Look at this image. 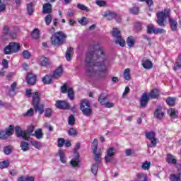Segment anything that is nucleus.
I'll use <instances>...</instances> for the list:
<instances>
[{"instance_id": "nucleus-1", "label": "nucleus", "mask_w": 181, "mask_h": 181, "mask_svg": "<svg viewBox=\"0 0 181 181\" xmlns=\"http://www.w3.org/2000/svg\"><path fill=\"white\" fill-rule=\"evenodd\" d=\"M109 66L110 58L104 48L99 47L96 50H89L86 53L85 70L89 77L98 75V78H105Z\"/></svg>"}, {"instance_id": "nucleus-2", "label": "nucleus", "mask_w": 181, "mask_h": 181, "mask_svg": "<svg viewBox=\"0 0 181 181\" xmlns=\"http://www.w3.org/2000/svg\"><path fill=\"white\" fill-rule=\"evenodd\" d=\"M170 8H165L164 11H162L157 13V24L158 25V26H160L161 28H165L166 26L165 22H166V19L169 18L168 23L170 24L171 30H173V32H175V30H177V21H176V20L173 19L172 18H170Z\"/></svg>"}, {"instance_id": "nucleus-3", "label": "nucleus", "mask_w": 181, "mask_h": 181, "mask_svg": "<svg viewBox=\"0 0 181 181\" xmlns=\"http://www.w3.org/2000/svg\"><path fill=\"white\" fill-rule=\"evenodd\" d=\"M67 35L62 31L55 33L51 37V43L53 46H62L66 43V38Z\"/></svg>"}, {"instance_id": "nucleus-4", "label": "nucleus", "mask_w": 181, "mask_h": 181, "mask_svg": "<svg viewBox=\"0 0 181 181\" xmlns=\"http://www.w3.org/2000/svg\"><path fill=\"white\" fill-rule=\"evenodd\" d=\"M33 105L35 112L42 115L45 112V105L40 104V95L38 92H35L33 95Z\"/></svg>"}, {"instance_id": "nucleus-5", "label": "nucleus", "mask_w": 181, "mask_h": 181, "mask_svg": "<svg viewBox=\"0 0 181 181\" xmlns=\"http://www.w3.org/2000/svg\"><path fill=\"white\" fill-rule=\"evenodd\" d=\"M21 51V44L19 42H10L4 49V54H13Z\"/></svg>"}, {"instance_id": "nucleus-6", "label": "nucleus", "mask_w": 181, "mask_h": 181, "mask_svg": "<svg viewBox=\"0 0 181 181\" xmlns=\"http://www.w3.org/2000/svg\"><path fill=\"white\" fill-rule=\"evenodd\" d=\"M112 35L115 38V45H119L122 47L125 46V40L121 35V31L118 28H113L112 30Z\"/></svg>"}, {"instance_id": "nucleus-7", "label": "nucleus", "mask_w": 181, "mask_h": 181, "mask_svg": "<svg viewBox=\"0 0 181 181\" xmlns=\"http://www.w3.org/2000/svg\"><path fill=\"white\" fill-rule=\"evenodd\" d=\"M79 108L81 111H82L83 115H86V117H90V115H91V106L88 100L83 99L81 100Z\"/></svg>"}, {"instance_id": "nucleus-8", "label": "nucleus", "mask_w": 181, "mask_h": 181, "mask_svg": "<svg viewBox=\"0 0 181 181\" xmlns=\"http://www.w3.org/2000/svg\"><path fill=\"white\" fill-rule=\"evenodd\" d=\"M146 138L150 141L151 144H147L148 148H155L158 144V139H156V134L155 132H146Z\"/></svg>"}, {"instance_id": "nucleus-9", "label": "nucleus", "mask_w": 181, "mask_h": 181, "mask_svg": "<svg viewBox=\"0 0 181 181\" xmlns=\"http://www.w3.org/2000/svg\"><path fill=\"white\" fill-rule=\"evenodd\" d=\"M61 93L62 94H67L68 98L73 101L74 100V90L71 87H67V85L64 84L61 86Z\"/></svg>"}, {"instance_id": "nucleus-10", "label": "nucleus", "mask_w": 181, "mask_h": 181, "mask_svg": "<svg viewBox=\"0 0 181 181\" xmlns=\"http://www.w3.org/2000/svg\"><path fill=\"white\" fill-rule=\"evenodd\" d=\"M15 132L18 138H22L24 141H29V136H26V132L22 130L21 126L15 127Z\"/></svg>"}, {"instance_id": "nucleus-11", "label": "nucleus", "mask_w": 181, "mask_h": 181, "mask_svg": "<svg viewBox=\"0 0 181 181\" xmlns=\"http://www.w3.org/2000/svg\"><path fill=\"white\" fill-rule=\"evenodd\" d=\"M55 107L59 110H69L70 108V104L66 100H57Z\"/></svg>"}, {"instance_id": "nucleus-12", "label": "nucleus", "mask_w": 181, "mask_h": 181, "mask_svg": "<svg viewBox=\"0 0 181 181\" xmlns=\"http://www.w3.org/2000/svg\"><path fill=\"white\" fill-rule=\"evenodd\" d=\"M154 117L160 121L165 118V112L162 111V106H158L154 112Z\"/></svg>"}, {"instance_id": "nucleus-13", "label": "nucleus", "mask_w": 181, "mask_h": 181, "mask_svg": "<svg viewBox=\"0 0 181 181\" xmlns=\"http://www.w3.org/2000/svg\"><path fill=\"white\" fill-rule=\"evenodd\" d=\"M114 155H115V148H109L107 150V153L105 156V160L106 163H110L111 162L112 159V156H114Z\"/></svg>"}, {"instance_id": "nucleus-14", "label": "nucleus", "mask_w": 181, "mask_h": 181, "mask_svg": "<svg viewBox=\"0 0 181 181\" xmlns=\"http://www.w3.org/2000/svg\"><path fill=\"white\" fill-rule=\"evenodd\" d=\"M93 159L96 162L97 165H100L101 163V150H93Z\"/></svg>"}, {"instance_id": "nucleus-15", "label": "nucleus", "mask_w": 181, "mask_h": 181, "mask_svg": "<svg viewBox=\"0 0 181 181\" xmlns=\"http://www.w3.org/2000/svg\"><path fill=\"white\" fill-rule=\"evenodd\" d=\"M149 99L150 98L148 95V93H143L140 99L141 107H143L144 108H145V107L148 105V103H149Z\"/></svg>"}, {"instance_id": "nucleus-16", "label": "nucleus", "mask_w": 181, "mask_h": 181, "mask_svg": "<svg viewBox=\"0 0 181 181\" xmlns=\"http://www.w3.org/2000/svg\"><path fill=\"white\" fill-rule=\"evenodd\" d=\"M27 84L29 86H35L36 84V75L30 73L26 78Z\"/></svg>"}, {"instance_id": "nucleus-17", "label": "nucleus", "mask_w": 181, "mask_h": 181, "mask_svg": "<svg viewBox=\"0 0 181 181\" xmlns=\"http://www.w3.org/2000/svg\"><path fill=\"white\" fill-rule=\"evenodd\" d=\"M52 6L50 3H45L42 6V13L44 15H50L52 11Z\"/></svg>"}, {"instance_id": "nucleus-18", "label": "nucleus", "mask_w": 181, "mask_h": 181, "mask_svg": "<svg viewBox=\"0 0 181 181\" xmlns=\"http://www.w3.org/2000/svg\"><path fill=\"white\" fill-rule=\"evenodd\" d=\"M103 16L104 18H106L107 21H112V19H115V16H117V13L111 11H106L103 13Z\"/></svg>"}, {"instance_id": "nucleus-19", "label": "nucleus", "mask_w": 181, "mask_h": 181, "mask_svg": "<svg viewBox=\"0 0 181 181\" xmlns=\"http://www.w3.org/2000/svg\"><path fill=\"white\" fill-rule=\"evenodd\" d=\"M75 157L74 158H72L70 161V163L73 168H78V162H80V155H78V153L75 152L74 153Z\"/></svg>"}, {"instance_id": "nucleus-20", "label": "nucleus", "mask_w": 181, "mask_h": 181, "mask_svg": "<svg viewBox=\"0 0 181 181\" xmlns=\"http://www.w3.org/2000/svg\"><path fill=\"white\" fill-rule=\"evenodd\" d=\"M62 74H63V66L61 65L58 68H57L55 71H54L52 77L56 79L60 78Z\"/></svg>"}, {"instance_id": "nucleus-21", "label": "nucleus", "mask_w": 181, "mask_h": 181, "mask_svg": "<svg viewBox=\"0 0 181 181\" xmlns=\"http://www.w3.org/2000/svg\"><path fill=\"white\" fill-rule=\"evenodd\" d=\"M40 65L42 67H47V66H50V62L49 59L45 57L41 56L39 57Z\"/></svg>"}, {"instance_id": "nucleus-22", "label": "nucleus", "mask_w": 181, "mask_h": 181, "mask_svg": "<svg viewBox=\"0 0 181 181\" xmlns=\"http://www.w3.org/2000/svg\"><path fill=\"white\" fill-rule=\"evenodd\" d=\"M167 163L170 165H177V160L176 159V157H175L172 154H167Z\"/></svg>"}, {"instance_id": "nucleus-23", "label": "nucleus", "mask_w": 181, "mask_h": 181, "mask_svg": "<svg viewBox=\"0 0 181 181\" xmlns=\"http://www.w3.org/2000/svg\"><path fill=\"white\" fill-rule=\"evenodd\" d=\"M141 66L144 67V69L149 70L150 69H152V67H153V64H152V62H151L149 59H144L142 60Z\"/></svg>"}, {"instance_id": "nucleus-24", "label": "nucleus", "mask_w": 181, "mask_h": 181, "mask_svg": "<svg viewBox=\"0 0 181 181\" xmlns=\"http://www.w3.org/2000/svg\"><path fill=\"white\" fill-rule=\"evenodd\" d=\"M181 68V54H178V57L174 64L173 70L177 71V70H180Z\"/></svg>"}, {"instance_id": "nucleus-25", "label": "nucleus", "mask_w": 181, "mask_h": 181, "mask_svg": "<svg viewBox=\"0 0 181 181\" xmlns=\"http://www.w3.org/2000/svg\"><path fill=\"white\" fill-rule=\"evenodd\" d=\"M148 95L149 98H153V99L159 98L160 91L158 89H153L151 90L150 93Z\"/></svg>"}, {"instance_id": "nucleus-26", "label": "nucleus", "mask_w": 181, "mask_h": 181, "mask_svg": "<svg viewBox=\"0 0 181 181\" xmlns=\"http://www.w3.org/2000/svg\"><path fill=\"white\" fill-rule=\"evenodd\" d=\"M53 75H46L42 78V83L44 84H52V81H53Z\"/></svg>"}, {"instance_id": "nucleus-27", "label": "nucleus", "mask_w": 181, "mask_h": 181, "mask_svg": "<svg viewBox=\"0 0 181 181\" xmlns=\"http://www.w3.org/2000/svg\"><path fill=\"white\" fill-rule=\"evenodd\" d=\"M74 51H73V48L71 47H68L66 52V55L65 57L67 60V62H70V60H71V54H73Z\"/></svg>"}, {"instance_id": "nucleus-28", "label": "nucleus", "mask_w": 181, "mask_h": 181, "mask_svg": "<svg viewBox=\"0 0 181 181\" xmlns=\"http://www.w3.org/2000/svg\"><path fill=\"white\" fill-rule=\"evenodd\" d=\"M123 76L124 80L129 81V80H131V70L129 69H126L124 71Z\"/></svg>"}, {"instance_id": "nucleus-29", "label": "nucleus", "mask_w": 181, "mask_h": 181, "mask_svg": "<svg viewBox=\"0 0 181 181\" xmlns=\"http://www.w3.org/2000/svg\"><path fill=\"white\" fill-rule=\"evenodd\" d=\"M138 181H148V176L144 173H140L136 175Z\"/></svg>"}, {"instance_id": "nucleus-30", "label": "nucleus", "mask_w": 181, "mask_h": 181, "mask_svg": "<svg viewBox=\"0 0 181 181\" xmlns=\"http://www.w3.org/2000/svg\"><path fill=\"white\" fill-rule=\"evenodd\" d=\"M33 136H35L37 139H42L43 138V133L41 129H38L35 132V134H32Z\"/></svg>"}, {"instance_id": "nucleus-31", "label": "nucleus", "mask_w": 181, "mask_h": 181, "mask_svg": "<svg viewBox=\"0 0 181 181\" xmlns=\"http://www.w3.org/2000/svg\"><path fill=\"white\" fill-rule=\"evenodd\" d=\"M27 11H28V14L30 16H32V15H33V12H35V9L33 8V3H29L27 4Z\"/></svg>"}, {"instance_id": "nucleus-32", "label": "nucleus", "mask_w": 181, "mask_h": 181, "mask_svg": "<svg viewBox=\"0 0 181 181\" xmlns=\"http://www.w3.org/2000/svg\"><path fill=\"white\" fill-rule=\"evenodd\" d=\"M98 101L102 105H105L107 103V97L104 95V93L100 95L98 98Z\"/></svg>"}, {"instance_id": "nucleus-33", "label": "nucleus", "mask_w": 181, "mask_h": 181, "mask_svg": "<svg viewBox=\"0 0 181 181\" xmlns=\"http://www.w3.org/2000/svg\"><path fill=\"white\" fill-rule=\"evenodd\" d=\"M176 103V98H172V97H168L166 99V103L168 105H170V107H173Z\"/></svg>"}, {"instance_id": "nucleus-34", "label": "nucleus", "mask_w": 181, "mask_h": 181, "mask_svg": "<svg viewBox=\"0 0 181 181\" xmlns=\"http://www.w3.org/2000/svg\"><path fill=\"white\" fill-rule=\"evenodd\" d=\"M15 129L14 125H9L8 128L6 129V134L8 135V136H12L13 135V129Z\"/></svg>"}, {"instance_id": "nucleus-35", "label": "nucleus", "mask_w": 181, "mask_h": 181, "mask_svg": "<svg viewBox=\"0 0 181 181\" xmlns=\"http://www.w3.org/2000/svg\"><path fill=\"white\" fill-rule=\"evenodd\" d=\"M34 131H35V126H33V124L28 126L25 131L26 136H29V139H30V134H33Z\"/></svg>"}, {"instance_id": "nucleus-36", "label": "nucleus", "mask_w": 181, "mask_h": 181, "mask_svg": "<svg viewBox=\"0 0 181 181\" xmlns=\"http://www.w3.org/2000/svg\"><path fill=\"white\" fill-rule=\"evenodd\" d=\"M129 13L132 15H139V7L133 6L129 9Z\"/></svg>"}, {"instance_id": "nucleus-37", "label": "nucleus", "mask_w": 181, "mask_h": 181, "mask_svg": "<svg viewBox=\"0 0 181 181\" xmlns=\"http://www.w3.org/2000/svg\"><path fill=\"white\" fill-rule=\"evenodd\" d=\"M31 36L33 39H39L40 37V32L37 28L34 29V30L31 33Z\"/></svg>"}, {"instance_id": "nucleus-38", "label": "nucleus", "mask_w": 181, "mask_h": 181, "mask_svg": "<svg viewBox=\"0 0 181 181\" xmlns=\"http://www.w3.org/2000/svg\"><path fill=\"white\" fill-rule=\"evenodd\" d=\"M177 113H178L177 111H176V110L175 109L171 108L168 110V114L171 118H174V119L177 118Z\"/></svg>"}, {"instance_id": "nucleus-39", "label": "nucleus", "mask_w": 181, "mask_h": 181, "mask_svg": "<svg viewBox=\"0 0 181 181\" xmlns=\"http://www.w3.org/2000/svg\"><path fill=\"white\" fill-rule=\"evenodd\" d=\"M127 43L129 47H134V46H135V40L133 37H128Z\"/></svg>"}, {"instance_id": "nucleus-40", "label": "nucleus", "mask_w": 181, "mask_h": 181, "mask_svg": "<svg viewBox=\"0 0 181 181\" xmlns=\"http://www.w3.org/2000/svg\"><path fill=\"white\" fill-rule=\"evenodd\" d=\"M21 148L23 152H26V151H29V144L25 141H21Z\"/></svg>"}, {"instance_id": "nucleus-41", "label": "nucleus", "mask_w": 181, "mask_h": 181, "mask_svg": "<svg viewBox=\"0 0 181 181\" xmlns=\"http://www.w3.org/2000/svg\"><path fill=\"white\" fill-rule=\"evenodd\" d=\"M170 181H181L180 175L179 174H170Z\"/></svg>"}, {"instance_id": "nucleus-42", "label": "nucleus", "mask_w": 181, "mask_h": 181, "mask_svg": "<svg viewBox=\"0 0 181 181\" xmlns=\"http://www.w3.org/2000/svg\"><path fill=\"white\" fill-rule=\"evenodd\" d=\"M59 156L60 158V160L62 163H66V157L64 155V151L59 150Z\"/></svg>"}, {"instance_id": "nucleus-43", "label": "nucleus", "mask_w": 181, "mask_h": 181, "mask_svg": "<svg viewBox=\"0 0 181 181\" xmlns=\"http://www.w3.org/2000/svg\"><path fill=\"white\" fill-rule=\"evenodd\" d=\"M68 135L69 136H77V135H78V132L74 128H71L68 131Z\"/></svg>"}, {"instance_id": "nucleus-44", "label": "nucleus", "mask_w": 181, "mask_h": 181, "mask_svg": "<svg viewBox=\"0 0 181 181\" xmlns=\"http://www.w3.org/2000/svg\"><path fill=\"white\" fill-rule=\"evenodd\" d=\"M22 54H23V57L24 59H26L27 60H29V59H30V57L32 56V54L28 50L23 51Z\"/></svg>"}, {"instance_id": "nucleus-45", "label": "nucleus", "mask_w": 181, "mask_h": 181, "mask_svg": "<svg viewBox=\"0 0 181 181\" xmlns=\"http://www.w3.org/2000/svg\"><path fill=\"white\" fill-rule=\"evenodd\" d=\"M155 25H153V24L149 25L147 26V33H148L149 35L154 33L155 32Z\"/></svg>"}, {"instance_id": "nucleus-46", "label": "nucleus", "mask_w": 181, "mask_h": 181, "mask_svg": "<svg viewBox=\"0 0 181 181\" xmlns=\"http://www.w3.org/2000/svg\"><path fill=\"white\" fill-rule=\"evenodd\" d=\"M53 18V16H52V14H48L45 18V23L46 25H49L50 23H52V19Z\"/></svg>"}, {"instance_id": "nucleus-47", "label": "nucleus", "mask_w": 181, "mask_h": 181, "mask_svg": "<svg viewBox=\"0 0 181 181\" xmlns=\"http://www.w3.org/2000/svg\"><path fill=\"white\" fill-rule=\"evenodd\" d=\"M77 8L80 9L81 11H85L86 12H88L90 10H88V7L84 6V4H77Z\"/></svg>"}, {"instance_id": "nucleus-48", "label": "nucleus", "mask_w": 181, "mask_h": 181, "mask_svg": "<svg viewBox=\"0 0 181 181\" xmlns=\"http://www.w3.org/2000/svg\"><path fill=\"white\" fill-rule=\"evenodd\" d=\"M162 33H166V30L163 28H156L154 30V35H162Z\"/></svg>"}, {"instance_id": "nucleus-49", "label": "nucleus", "mask_w": 181, "mask_h": 181, "mask_svg": "<svg viewBox=\"0 0 181 181\" xmlns=\"http://www.w3.org/2000/svg\"><path fill=\"white\" fill-rule=\"evenodd\" d=\"M9 166V161L5 160L0 163V169H6Z\"/></svg>"}, {"instance_id": "nucleus-50", "label": "nucleus", "mask_w": 181, "mask_h": 181, "mask_svg": "<svg viewBox=\"0 0 181 181\" xmlns=\"http://www.w3.org/2000/svg\"><path fill=\"white\" fill-rule=\"evenodd\" d=\"M8 138H9V136L7 134L6 132L4 131L0 132V139L5 140V139H8Z\"/></svg>"}, {"instance_id": "nucleus-51", "label": "nucleus", "mask_w": 181, "mask_h": 181, "mask_svg": "<svg viewBox=\"0 0 181 181\" xmlns=\"http://www.w3.org/2000/svg\"><path fill=\"white\" fill-rule=\"evenodd\" d=\"M78 23L82 25V26H86L88 23V21H87V18L82 17L81 19L78 21Z\"/></svg>"}, {"instance_id": "nucleus-52", "label": "nucleus", "mask_w": 181, "mask_h": 181, "mask_svg": "<svg viewBox=\"0 0 181 181\" xmlns=\"http://www.w3.org/2000/svg\"><path fill=\"white\" fill-rule=\"evenodd\" d=\"M91 172L94 174L95 176H97V172H98V165L93 164L92 165Z\"/></svg>"}, {"instance_id": "nucleus-53", "label": "nucleus", "mask_w": 181, "mask_h": 181, "mask_svg": "<svg viewBox=\"0 0 181 181\" xmlns=\"http://www.w3.org/2000/svg\"><path fill=\"white\" fill-rule=\"evenodd\" d=\"M18 181H35V178L33 177H20Z\"/></svg>"}, {"instance_id": "nucleus-54", "label": "nucleus", "mask_w": 181, "mask_h": 181, "mask_svg": "<svg viewBox=\"0 0 181 181\" xmlns=\"http://www.w3.org/2000/svg\"><path fill=\"white\" fill-rule=\"evenodd\" d=\"M141 168L144 169V170H148L149 168H151V162L145 161L142 164Z\"/></svg>"}, {"instance_id": "nucleus-55", "label": "nucleus", "mask_w": 181, "mask_h": 181, "mask_svg": "<svg viewBox=\"0 0 181 181\" xmlns=\"http://www.w3.org/2000/svg\"><path fill=\"white\" fill-rule=\"evenodd\" d=\"M4 152L6 155H9L12 152V147L11 146H6L4 148Z\"/></svg>"}, {"instance_id": "nucleus-56", "label": "nucleus", "mask_w": 181, "mask_h": 181, "mask_svg": "<svg viewBox=\"0 0 181 181\" xmlns=\"http://www.w3.org/2000/svg\"><path fill=\"white\" fill-rule=\"evenodd\" d=\"M98 148V141L97 139H94L92 146V151H97Z\"/></svg>"}, {"instance_id": "nucleus-57", "label": "nucleus", "mask_w": 181, "mask_h": 181, "mask_svg": "<svg viewBox=\"0 0 181 181\" xmlns=\"http://www.w3.org/2000/svg\"><path fill=\"white\" fill-rule=\"evenodd\" d=\"M68 122L69 125H74V122H76V119L73 115H71L69 117Z\"/></svg>"}, {"instance_id": "nucleus-58", "label": "nucleus", "mask_w": 181, "mask_h": 181, "mask_svg": "<svg viewBox=\"0 0 181 181\" xmlns=\"http://www.w3.org/2000/svg\"><path fill=\"white\" fill-rule=\"evenodd\" d=\"M45 117H46L47 118H50V117H52V109L50 108L45 109Z\"/></svg>"}, {"instance_id": "nucleus-59", "label": "nucleus", "mask_w": 181, "mask_h": 181, "mask_svg": "<svg viewBox=\"0 0 181 181\" xmlns=\"http://www.w3.org/2000/svg\"><path fill=\"white\" fill-rule=\"evenodd\" d=\"M30 144L34 148H36V149H40V148H42V145L37 141H31Z\"/></svg>"}, {"instance_id": "nucleus-60", "label": "nucleus", "mask_w": 181, "mask_h": 181, "mask_svg": "<svg viewBox=\"0 0 181 181\" xmlns=\"http://www.w3.org/2000/svg\"><path fill=\"white\" fill-rule=\"evenodd\" d=\"M17 85H18V83L16 82H13L11 84V90H9L10 94H12V93H13V94H15V89L16 88Z\"/></svg>"}, {"instance_id": "nucleus-61", "label": "nucleus", "mask_w": 181, "mask_h": 181, "mask_svg": "<svg viewBox=\"0 0 181 181\" xmlns=\"http://www.w3.org/2000/svg\"><path fill=\"white\" fill-rule=\"evenodd\" d=\"M95 4L98 6H105L107 5V1L103 0H97Z\"/></svg>"}, {"instance_id": "nucleus-62", "label": "nucleus", "mask_w": 181, "mask_h": 181, "mask_svg": "<svg viewBox=\"0 0 181 181\" xmlns=\"http://www.w3.org/2000/svg\"><path fill=\"white\" fill-rule=\"evenodd\" d=\"M35 112V110H33V108H30V110H28L26 113L24 115L25 117H32V115H33Z\"/></svg>"}, {"instance_id": "nucleus-63", "label": "nucleus", "mask_w": 181, "mask_h": 181, "mask_svg": "<svg viewBox=\"0 0 181 181\" xmlns=\"http://www.w3.org/2000/svg\"><path fill=\"white\" fill-rule=\"evenodd\" d=\"M64 142H65L64 139H62V138L58 139L57 146H59V148L63 147V145H64Z\"/></svg>"}, {"instance_id": "nucleus-64", "label": "nucleus", "mask_w": 181, "mask_h": 181, "mask_svg": "<svg viewBox=\"0 0 181 181\" xmlns=\"http://www.w3.org/2000/svg\"><path fill=\"white\" fill-rule=\"evenodd\" d=\"M175 168L177 169V175L181 176V164L178 163L175 165Z\"/></svg>"}]
</instances>
